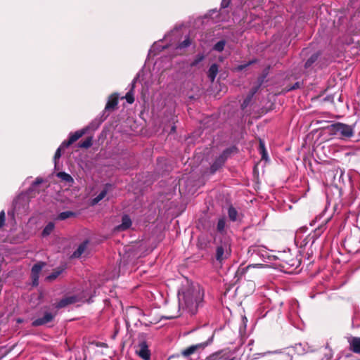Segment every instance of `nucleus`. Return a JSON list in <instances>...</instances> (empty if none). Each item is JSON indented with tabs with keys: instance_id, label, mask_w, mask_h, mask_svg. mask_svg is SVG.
Segmentation results:
<instances>
[{
	"instance_id": "1",
	"label": "nucleus",
	"mask_w": 360,
	"mask_h": 360,
	"mask_svg": "<svg viewBox=\"0 0 360 360\" xmlns=\"http://www.w3.org/2000/svg\"><path fill=\"white\" fill-rule=\"evenodd\" d=\"M203 297V290L198 283L186 281L178 294L179 308L194 314L201 305Z\"/></svg>"
},
{
	"instance_id": "2",
	"label": "nucleus",
	"mask_w": 360,
	"mask_h": 360,
	"mask_svg": "<svg viewBox=\"0 0 360 360\" xmlns=\"http://www.w3.org/2000/svg\"><path fill=\"white\" fill-rule=\"evenodd\" d=\"M328 129L331 135L342 139L350 138L354 134L352 126L340 122L328 126Z\"/></svg>"
},
{
	"instance_id": "3",
	"label": "nucleus",
	"mask_w": 360,
	"mask_h": 360,
	"mask_svg": "<svg viewBox=\"0 0 360 360\" xmlns=\"http://www.w3.org/2000/svg\"><path fill=\"white\" fill-rule=\"evenodd\" d=\"M87 300V297L84 292L79 295H68L60 300L56 305V308L65 307L72 304H76Z\"/></svg>"
},
{
	"instance_id": "4",
	"label": "nucleus",
	"mask_w": 360,
	"mask_h": 360,
	"mask_svg": "<svg viewBox=\"0 0 360 360\" xmlns=\"http://www.w3.org/2000/svg\"><path fill=\"white\" fill-rule=\"evenodd\" d=\"M88 127L77 131L70 135L69 139L62 143V147H68L86 133Z\"/></svg>"
},
{
	"instance_id": "5",
	"label": "nucleus",
	"mask_w": 360,
	"mask_h": 360,
	"mask_svg": "<svg viewBox=\"0 0 360 360\" xmlns=\"http://www.w3.org/2000/svg\"><path fill=\"white\" fill-rule=\"evenodd\" d=\"M136 353L143 360H150V352L145 342H141L136 349Z\"/></svg>"
},
{
	"instance_id": "6",
	"label": "nucleus",
	"mask_w": 360,
	"mask_h": 360,
	"mask_svg": "<svg viewBox=\"0 0 360 360\" xmlns=\"http://www.w3.org/2000/svg\"><path fill=\"white\" fill-rule=\"evenodd\" d=\"M264 266L262 264H250L245 267L240 266L236 273V276L238 277V279H239L248 272L252 273V270L255 269L262 268Z\"/></svg>"
},
{
	"instance_id": "7",
	"label": "nucleus",
	"mask_w": 360,
	"mask_h": 360,
	"mask_svg": "<svg viewBox=\"0 0 360 360\" xmlns=\"http://www.w3.org/2000/svg\"><path fill=\"white\" fill-rule=\"evenodd\" d=\"M230 248L227 244L219 246L217 249V259L221 261L226 259L229 255Z\"/></svg>"
},
{
	"instance_id": "8",
	"label": "nucleus",
	"mask_w": 360,
	"mask_h": 360,
	"mask_svg": "<svg viewBox=\"0 0 360 360\" xmlns=\"http://www.w3.org/2000/svg\"><path fill=\"white\" fill-rule=\"evenodd\" d=\"M44 265V263H38L32 268V278L34 285L38 284L39 275Z\"/></svg>"
},
{
	"instance_id": "9",
	"label": "nucleus",
	"mask_w": 360,
	"mask_h": 360,
	"mask_svg": "<svg viewBox=\"0 0 360 360\" xmlns=\"http://www.w3.org/2000/svg\"><path fill=\"white\" fill-rule=\"evenodd\" d=\"M53 319V315L51 313L46 312L43 318L37 319L32 322L34 326H41L50 322Z\"/></svg>"
},
{
	"instance_id": "10",
	"label": "nucleus",
	"mask_w": 360,
	"mask_h": 360,
	"mask_svg": "<svg viewBox=\"0 0 360 360\" xmlns=\"http://www.w3.org/2000/svg\"><path fill=\"white\" fill-rule=\"evenodd\" d=\"M131 225V220L127 215H124L122 219V224L115 227L117 231H125L128 229Z\"/></svg>"
},
{
	"instance_id": "11",
	"label": "nucleus",
	"mask_w": 360,
	"mask_h": 360,
	"mask_svg": "<svg viewBox=\"0 0 360 360\" xmlns=\"http://www.w3.org/2000/svg\"><path fill=\"white\" fill-rule=\"evenodd\" d=\"M118 103V95L113 94L108 98L105 109L106 110H113Z\"/></svg>"
},
{
	"instance_id": "12",
	"label": "nucleus",
	"mask_w": 360,
	"mask_h": 360,
	"mask_svg": "<svg viewBox=\"0 0 360 360\" xmlns=\"http://www.w3.org/2000/svg\"><path fill=\"white\" fill-rule=\"evenodd\" d=\"M87 245H88L87 241L82 243L81 245H79L77 249L74 252L72 257H75V258L81 257L83 254H84L86 252Z\"/></svg>"
},
{
	"instance_id": "13",
	"label": "nucleus",
	"mask_w": 360,
	"mask_h": 360,
	"mask_svg": "<svg viewBox=\"0 0 360 360\" xmlns=\"http://www.w3.org/2000/svg\"><path fill=\"white\" fill-rule=\"evenodd\" d=\"M349 344L353 352L360 354V338H352Z\"/></svg>"
},
{
	"instance_id": "14",
	"label": "nucleus",
	"mask_w": 360,
	"mask_h": 360,
	"mask_svg": "<svg viewBox=\"0 0 360 360\" xmlns=\"http://www.w3.org/2000/svg\"><path fill=\"white\" fill-rule=\"evenodd\" d=\"M107 193H108V188L105 187L103 191H101V193L96 198L92 199L91 202V205H94L97 204L98 202H99L101 200H103L105 197V195H107Z\"/></svg>"
},
{
	"instance_id": "15",
	"label": "nucleus",
	"mask_w": 360,
	"mask_h": 360,
	"mask_svg": "<svg viewBox=\"0 0 360 360\" xmlns=\"http://www.w3.org/2000/svg\"><path fill=\"white\" fill-rule=\"evenodd\" d=\"M218 73V67L216 64H213L210 66L208 71V77L212 82H213Z\"/></svg>"
},
{
	"instance_id": "16",
	"label": "nucleus",
	"mask_w": 360,
	"mask_h": 360,
	"mask_svg": "<svg viewBox=\"0 0 360 360\" xmlns=\"http://www.w3.org/2000/svg\"><path fill=\"white\" fill-rule=\"evenodd\" d=\"M58 177H59L62 181H65L69 184H73L74 179L73 178L68 174L65 172H58L57 174Z\"/></svg>"
},
{
	"instance_id": "17",
	"label": "nucleus",
	"mask_w": 360,
	"mask_h": 360,
	"mask_svg": "<svg viewBox=\"0 0 360 360\" xmlns=\"http://www.w3.org/2000/svg\"><path fill=\"white\" fill-rule=\"evenodd\" d=\"M200 346L201 345H191L188 348L185 349L184 350H183L181 354L184 356H188L191 354H193L195 352V350Z\"/></svg>"
},
{
	"instance_id": "18",
	"label": "nucleus",
	"mask_w": 360,
	"mask_h": 360,
	"mask_svg": "<svg viewBox=\"0 0 360 360\" xmlns=\"http://www.w3.org/2000/svg\"><path fill=\"white\" fill-rule=\"evenodd\" d=\"M55 225L53 222H49L44 229L42 235L44 236H49L54 229Z\"/></svg>"
},
{
	"instance_id": "19",
	"label": "nucleus",
	"mask_w": 360,
	"mask_h": 360,
	"mask_svg": "<svg viewBox=\"0 0 360 360\" xmlns=\"http://www.w3.org/2000/svg\"><path fill=\"white\" fill-rule=\"evenodd\" d=\"M63 271V269H58L55 270L51 274L46 277V279L49 281H53L56 279L62 273Z\"/></svg>"
},
{
	"instance_id": "20",
	"label": "nucleus",
	"mask_w": 360,
	"mask_h": 360,
	"mask_svg": "<svg viewBox=\"0 0 360 360\" xmlns=\"http://www.w3.org/2000/svg\"><path fill=\"white\" fill-rule=\"evenodd\" d=\"M73 215H74V213L72 212L66 211V212H61L60 214H59V215L58 216V219L60 220H64L70 217H72Z\"/></svg>"
},
{
	"instance_id": "21",
	"label": "nucleus",
	"mask_w": 360,
	"mask_h": 360,
	"mask_svg": "<svg viewBox=\"0 0 360 360\" xmlns=\"http://www.w3.org/2000/svg\"><path fill=\"white\" fill-rule=\"evenodd\" d=\"M92 145V138L89 137L86 140H84L83 142L80 143L79 144V146L80 148H88Z\"/></svg>"
},
{
	"instance_id": "22",
	"label": "nucleus",
	"mask_w": 360,
	"mask_h": 360,
	"mask_svg": "<svg viewBox=\"0 0 360 360\" xmlns=\"http://www.w3.org/2000/svg\"><path fill=\"white\" fill-rule=\"evenodd\" d=\"M225 44L226 41L224 40H221L214 45L213 49L214 50L220 52L224 50Z\"/></svg>"
},
{
	"instance_id": "23",
	"label": "nucleus",
	"mask_w": 360,
	"mask_h": 360,
	"mask_svg": "<svg viewBox=\"0 0 360 360\" xmlns=\"http://www.w3.org/2000/svg\"><path fill=\"white\" fill-rule=\"evenodd\" d=\"M228 213L231 220L236 221L237 219V211L233 207H229Z\"/></svg>"
},
{
	"instance_id": "24",
	"label": "nucleus",
	"mask_w": 360,
	"mask_h": 360,
	"mask_svg": "<svg viewBox=\"0 0 360 360\" xmlns=\"http://www.w3.org/2000/svg\"><path fill=\"white\" fill-rule=\"evenodd\" d=\"M317 55L313 54L305 63V67L309 68L311 65L314 63L317 59Z\"/></svg>"
},
{
	"instance_id": "25",
	"label": "nucleus",
	"mask_w": 360,
	"mask_h": 360,
	"mask_svg": "<svg viewBox=\"0 0 360 360\" xmlns=\"http://www.w3.org/2000/svg\"><path fill=\"white\" fill-rule=\"evenodd\" d=\"M204 59V56L202 54H198L196 56L194 60L191 63V65L194 66L200 63Z\"/></svg>"
},
{
	"instance_id": "26",
	"label": "nucleus",
	"mask_w": 360,
	"mask_h": 360,
	"mask_svg": "<svg viewBox=\"0 0 360 360\" xmlns=\"http://www.w3.org/2000/svg\"><path fill=\"white\" fill-rule=\"evenodd\" d=\"M191 41L188 38L185 39L179 46V49H184L191 45Z\"/></svg>"
},
{
	"instance_id": "27",
	"label": "nucleus",
	"mask_w": 360,
	"mask_h": 360,
	"mask_svg": "<svg viewBox=\"0 0 360 360\" xmlns=\"http://www.w3.org/2000/svg\"><path fill=\"white\" fill-rule=\"evenodd\" d=\"M65 147H62V144L60 147L56 150L55 155H54V161L56 162V160H58L61 156V150L65 148Z\"/></svg>"
},
{
	"instance_id": "28",
	"label": "nucleus",
	"mask_w": 360,
	"mask_h": 360,
	"mask_svg": "<svg viewBox=\"0 0 360 360\" xmlns=\"http://www.w3.org/2000/svg\"><path fill=\"white\" fill-rule=\"evenodd\" d=\"M225 227V220L224 219H220L217 224V229L219 231H224Z\"/></svg>"
},
{
	"instance_id": "29",
	"label": "nucleus",
	"mask_w": 360,
	"mask_h": 360,
	"mask_svg": "<svg viewBox=\"0 0 360 360\" xmlns=\"http://www.w3.org/2000/svg\"><path fill=\"white\" fill-rule=\"evenodd\" d=\"M125 98H126L127 101L129 103H132L134 101V98L133 94H132V93L131 91L128 92L126 94Z\"/></svg>"
},
{
	"instance_id": "30",
	"label": "nucleus",
	"mask_w": 360,
	"mask_h": 360,
	"mask_svg": "<svg viewBox=\"0 0 360 360\" xmlns=\"http://www.w3.org/2000/svg\"><path fill=\"white\" fill-rule=\"evenodd\" d=\"M5 222V212L1 211L0 212V228L4 226Z\"/></svg>"
},
{
	"instance_id": "31",
	"label": "nucleus",
	"mask_w": 360,
	"mask_h": 360,
	"mask_svg": "<svg viewBox=\"0 0 360 360\" xmlns=\"http://www.w3.org/2000/svg\"><path fill=\"white\" fill-rule=\"evenodd\" d=\"M259 146H260V148H261V150L262 153V158H265L266 155V150L264 148V144L262 141H260V142H259Z\"/></svg>"
},
{
	"instance_id": "32",
	"label": "nucleus",
	"mask_w": 360,
	"mask_h": 360,
	"mask_svg": "<svg viewBox=\"0 0 360 360\" xmlns=\"http://www.w3.org/2000/svg\"><path fill=\"white\" fill-rule=\"evenodd\" d=\"M231 0H222L221 5L223 7H227Z\"/></svg>"
},
{
	"instance_id": "33",
	"label": "nucleus",
	"mask_w": 360,
	"mask_h": 360,
	"mask_svg": "<svg viewBox=\"0 0 360 360\" xmlns=\"http://www.w3.org/2000/svg\"><path fill=\"white\" fill-rule=\"evenodd\" d=\"M218 356H219V354H214L213 356H212L210 357L211 360H218Z\"/></svg>"
},
{
	"instance_id": "34",
	"label": "nucleus",
	"mask_w": 360,
	"mask_h": 360,
	"mask_svg": "<svg viewBox=\"0 0 360 360\" xmlns=\"http://www.w3.org/2000/svg\"><path fill=\"white\" fill-rule=\"evenodd\" d=\"M248 64H245V65H239V66L237 68V69H238V70H243V69H244L246 66H248Z\"/></svg>"
},
{
	"instance_id": "35",
	"label": "nucleus",
	"mask_w": 360,
	"mask_h": 360,
	"mask_svg": "<svg viewBox=\"0 0 360 360\" xmlns=\"http://www.w3.org/2000/svg\"><path fill=\"white\" fill-rule=\"evenodd\" d=\"M158 321H159V320H158V319H152V320H150V322L151 323H158Z\"/></svg>"
},
{
	"instance_id": "36",
	"label": "nucleus",
	"mask_w": 360,
	"mask_h": 360,
	"mask_svg": "<svg viewBox=\"0 0 360 360\" xmlns=\"http://www.w3.org/2000/svg\"><path fill=\"white\" fill-rule=\"evenodd\" d=\"M41 182V179H37L36 180V182H35V183H36L37 184H40Z\"/></svg>"
},
{
	"instance_id": "37",
	"label": "nucleus",
	"mask_w": 360,
	"mask_h": 360,
	"mask_svg": "<svg viewBox=\"0 0 360 360\" xmlns=\"http://www.w3.org/2000/svg\"><path fill=\"white\" fill-rule=\"evenodd\" d=\"M174 317H176V315L169 316L166 317V319H172V318H174Z\"/></svg>"
},
{
	"instance_id": "38",
	"label": "nucleus",
	"mask_w": 360,
	"mask_h": 360,
	"mask_svg": "<svg viewBox=\"0 0 360 360\" xmlns=\"http://www.w3.org/2000/svg\"><path fill=\"white\" fill-rule=\"evenodd\" d=\"M17 321H18V323H21V322H22V320H21L20 319H18L17 320Z\"/></svg>"
},
{
	"instance_id": "39",
	"label": "nucleus",
	"mask_w": 360,
	"mask_h": 360,
	"mask_svg": "<svg viewBox=\"0 0 360 360\" xmlns=\"http://www.w3.org/2000/svg\"><path fill=\"white\" fill-rule=\"evenodd\" d=\"M172 131H174V130H175V127H172Z\"/></svg>"
},
{
	"instance_id": "40",
	"label": "nucleus",
	"mask_w": 360,
	"mask_h": 360,
	"mask_svg": "<svg viewBox=\"0 0 360 360\" xmlns=\"http://www.w3.org/2000/svg\"><path fill=\"white\" fill-rule=\"evenodd\" d=\"M291 266L294 265V263H289Z\"/></svg>"
}]
</instances>
